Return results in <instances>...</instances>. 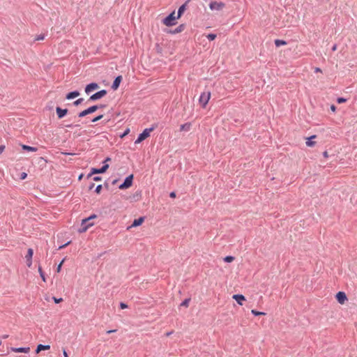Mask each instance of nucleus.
I'll list each match as a JSON object with an SVG mask.
<instances>
[{
	"mask_svg": "<svg viewBox=\"0 0 357 357\" xmlns=\"http://www.w3.org/2000/svg\"><path fill=\"white\" fill-rule=\"evenodd\" d=\"M179 19L178 17H176V15L175 11H173L168 16H167L165 19L162 20V24L165 25L166 26H172L176 24L177 22L176 20Z\"/></svg>",
	"mask_w": 357,
	"mask_h": 357,
	"instance_id": "nucleus-1",
	"label": "nucleus"
},
{
	"mask_svg": "<svg viewBox=\"0 0 357 357\" xmlns=\"http://www.w3.org/2000/svg\"><path fill=\"white\" fill-rule=\"evenodd\" d=\"M154 130V128H146L137 137L135 144H139L147 137L150 136L151 132Z\"/></svg>",
	"mask_w": 357,
	"mask_h": 357,
	"instance_id": "nucleus-2",
	"label": "nucleus"
},
{
	"mask_svg": "<svg viewBox=\"0 0 357 357\" xmlns=\"http://www.w3.org/2000/svg\"><path fill=\"white\" fill-rule=\"evenodd\" d=\"M96 218V215H92L90 217H89L88 218H85V219L82 220V227L79 230V232H85L90 227L93 226V223H88V222H89V220H91L93 218Z\"/></svg>",
	"mask_w": 357,
	"mask_h": 357,
	"instance_id": "nucleus-3",
	"label": "nucleus"
},
{
	"mask_svg": "<svg viewBox=\"0 0 357 357\" xmlns=\"http://www.w3.org/2000/svg\"><path fill=\"white\" fill-rule=\"evenodd\" d=\"M225 3L222 2L213 1L209 4V8L213 11H220L225 8Z\"/></svg>",
	"mask_w": 357,
	"mask_h": 357,
	"instance_id": "nucleus-4",
	"label": "nucleus"
},
{
	"mask_svg": "<svg viewBox=\"0 0 357 357\" xmlns=\"http://www.w3.org/2000/svg\"><path fill=\"white\" fill-rule=\"evenodd\" d=\"M132 178H133L132 175H130L129 176H128L125 179L124 182L121 185H120L119 188L120 189H126V188H130L132 183Z\"/></svg>",
	"mask_w": 357,
	"mask_h": 357,
	"instance_id": "nucleus-5",
	"label": "nucleus"
},
{
	"mask_svg": "<svg viewBox=\"0 0 357 357\" xmlns=\"http://www.w3.org/2000/svg\"><path fill=\"white\" fill-rule=\"evenodd\" d=\"M335 298L337 302L341 305L344 304V303L347 301L346 294L343 291H339L338 293H337V294L335 295Z\"/></svg>",
	"mask_w": 357,
	"mask_h": 357,
	"instance_id": "nucleus-6",
	"label": "nucleus"
},
{
	"mask_svg": "<svg viewBox=\"0 0 357 357\" xmlns=\"http://www.w3.org/2000/svg\"><path fill=\"white\" fill-rule=\"evenodd\" d=\"M106 94H107L106 90H101V91L93 94L90 97L89 100H98V99H100V98L104 97Z\"/></svg>",
	"mask_w": 357,
	"mask_h": 357,
	"instance_id": "nucleus-7",
	"label": "nucleus"
},
{
	"mask_svg": "<svg viewBox=\"0 0 357 357\" xmlns=\"http://www.w3.org/2000/svg\"><path fill=\"white\" fill-rule=\"evenodd\" d=\"M33 255V251L31 248H29L27 251V254L25 256L26 260V265L28 267H31L32 265V257Z\"/></svg>",
	"mask_w": 357,
	"mask_h": 357,
	"instance_id": "nucleus-8",
	"label": "nucleus"
},
{
	"mask_svg": "<svg viewBox=\"0 0 357 357\" xmlns=\"http://www.w3.org/2000/svg\"><path fill=\"white\" fill-rule=\"evenodd\" d=\"M108 167H109V165L107 164H106V165H103L100 169L93 168L91 169V172L90 175L94 174L104 173L107 171Z\"/></svg>",
	"mask_w": 357,
	"mask_h": 357,
	"instance_id": "nucleus-9",
	"label": "nucleus"
},
{
	"mask_svg": "<svg viewBox=\"0 0 357 357\" xmlns=\"http://www.w3.org/2000/svg\"><path fill=\"white\" fill-rule=\"evenodd\" d=\"M10 350L15 353H25L27 354L30 351L29 347H11Z\"/></svg>",
	"mask_w": 357,
	"mask_h": 357,
	"instance_id": "nucleus-10",
	"label": "nucleus"
},
{
	"mask_svg": "<svg viewBox=\"0 0 357 357\" xmlns=\"http://www.w3.org/2000/svg\"><path fill=\"white\" fill-rule=\"evenodd\" d=\"M56 114L58 116V118L59 119H61L63 118L65 115L67 114L68 113V109H62L59 107H57L56 108Z\"/></svg>",
	"mask_w": 357,
	"mask_h": 357,
	"instance_id": "nucleus-11",
	"label": "nucleus"
},
{
	"mask_svg": "<svg viewBox=\"0 0 357 357\" xmlns=\"http://www.w3.org/2000/svg\"><path fill=\"white\" fill-rule=\"evenodd\" d=\"M233 299H234L240 305H243V302L245 301V298L243 295L241 294H234L232 296Z\"/></svg>",
	"mask_w": 357,
	"mask_h": 357,
	"instance_id": "nucleus-12",
	"label": "nucleus"
},
{
	"mask_svg": "<svg viewBox=\"0 0 357 357\" xmlns=\"http://www.w3.org/2000/svg\"><path fill=\"white\" fill-rule=\"evenodd\" d=\"M98 88V85L96 83H91L88 84L85 88V92L86 93H91L92 91L96 90Z\"/></svg>",
	"mask_w": 357,
	"mask_h": 357,
	"instance_id": "nucleus-13",
	"label": "nucleus"
},
{
	"mask_svg": "<svg viewBox=\"0 0 357 357\" xmlns=\"http://www.w3.org/2000/svg\"><path fill=\"white\" fill-rule=\"evenodd\" d=\"M144 217H140L138 219H135L133 221V222L131 225V226L128 227V229H130L131 227H135L141 225L144 222Z\"/></svg>",
	"mask_w": 357,
	"mask_h": 357,
	"instance_id": "nucleus-14",
	"label": "nucleus"
},
{
	"mask_svg": "<svg viewBox=\"0 0 357 357\" xmlns=\"http://www.w3.org/2000/svg\"><path fill=\"white\" fill-rule=\"evenodd\" d=\"M121 80H122V77L121 75L116 77V79H114V81L112 84V88L113 90L115 91L119 87Z\"/></svg>",
	"mask_w": 357,
	"mask_h": 357,
	"instance_id": "nucleus-15",
	"label": "nucleus"
},
{
	"mask_svg": "<svg viewBox=\"0 0 357 357\" xmlns=\"http://www.w3.org/2000/svg\"><path fill=\"white\" fill-rule=\"evenodd\" d=\"M186 6H187V4L185 3L179 7L177 15H176V17L180 18L181 17V15L183 14V13L186 10Z\"/></svg>",
	"mask_w": 357,
	"mask_h": 357,
	"instance_id": "nucleus-16",
	"label": "nucleus"
},
{
	"mask_svg": "<svg viewBox=\"0 0 357 357\" xmlns=\"http://www.w3.org/2000/svg\"><path fill=\"white\" fill-rule=\"evenodd\" d=\"M50 349V345H43V344H38L37 347V349L36 350V353L38 354L40 351L43 350H48Z\"/></svg>",
	"mask_w": 357,
	"mask_h": 357,
	"instance_id": "nucleus-17",
	"label": "nucleus"
},
{
	"mask_svg": "<svg viewBox=\"0 0 357 357\" xmlns=\"http://www.w3.org/2000/svg\"><path fill=\"white\" fill-rule=\"evenodd\" d=\"M79 96V93L78 91H73V92L68 93L66 96V98L68 100H70V99L77 98Z\"/></svg>",
	"mask_w": 357,
	"mask_h": 357,
	"instance_id": "nucleus-18",
	"label": "nucleus"
},
{
	"mask_svg": "<svg viewBox=\"0 0 357 357\" xmlns=\"http://www.w3.org/2000/svg\"><path fill=\"white\" fill-rule=\"evenodd\" d=\"M314 138H316V135H312L310 137L307 138L306 145L309 147L314 146L315 145V142H313L311 139Z\"/></svg>",
	"mask_w": 357,
	"mask_h": 357,
	"instance_id": "nucleus-19",
	"label": "nucleus"
},
{
	"mask_svg": "<svg viewBox=\"0 0 357 357\" xmlns=\"http://www.w3.org/2000/svg\"><path fill=\"white\" fill-rule=\"evenodd\" d=\"M191 128V123H187L183 124L180 127V131H189Z\"/></svg>",
	"mask_w": 357,
	"mask_h": 357,
	"instance_id": "nucleus-20",
	"label": "nucleus"
},
{
	"mask_svg": "<svg viewBox=\"0 0 357 357\" xmlns=\"http://www.w3.org/2000/svg\"><path fill=\"white\" fill-rule=\"evenodd\" d=\"M22 149L27 151L36 152L37 151V148L33 147V146H29L27 145H22Z\"/></svg>",
	"mask_w": 357,
	"mask_h": 357,
	"instance_id": "nucleus-21",
	"label": "nucleus"
},
{
	"mask_svg": "<svg viewBox=\"0 0 357 357\" xmlns=\"http://www.w3.org/2000/svg\"><path fill=\"white\" fill-rule=\"evenodd\" d=\"M210 98H211V93L209 91L207 92V93L206 95L202 94V102L204 100L205 101L204 105H206L208 102Z\"/></svg>",
	"mask_w": 357,
	"mask_h": 357,
	"instance_id": "nucleus-22",
	"label": "nucleus"
},
{
	"mask_svg": "<svg viewBox=\"0 0 357 357\" xmlns=\"http://www.w3.org/2000/svg\"><path fill=\"white\" fill-rule=\"evenodd\" d=\"M275 44L277 47H280L281 45H284L287 44L286 41L284 40H275Z\"/></svg>",
	"mask_w": 357,
	"mask_h": 357,
	"instance_id": "nucleus-23",
	"label": "nucleus"
},
{
	"mask_svg": "<svg viewBox=\"0 0 357 357\" xmlns=\"http://www.w3.org/2000/svg\"><path fill=\"white\" fill-rule=\"evenodd\" d=\"M98 105H93V106H91L90 107H89L87 109H88V112H89V114H91L94 112H96L98 109Z\"/></svg>",
	"mask_w": 357,
	"mask_h": 357,
	"instance_id": "nucleus-24",
	"label": "nucleus"
},
{
	"mask_svg": "<svg viewBox=\"0 0 357 357\" xmlns=\"http://www.w3.org/2000/svg\"><path fill=\"white\" fill-rule=\"evenodd\" d=\"M38 272H39V273H40V277H41L42 280H43L44 282H46L45 276V275H44V273H43V270H42L41 266H38Z\"/></svg>",
	"mask_w": 357,
	"mask_h": 357,
	"instance_id": "nucleus-25",
	"label": "nucleus"
},
{
	"mask_svg": "<svg viewBox=\"0 0 357 357\" xmlns=\"http://www.w3.org/2000/svg\"><path fill=\"white\" fill-rule=\"evenodd\" d=\"M251 313L255 316H259V315H265L266 313L263 312H259V311H257L255 310H251Z\"/></svg>",
	"mask_w": 357,
	"mask_h": 357,
	"instance_id": "nucleus-26",
	"label": "nucleus"
},
{
	"mask_svg": "<svg viewBox=\"0 0 357 357\" xmlns=\"http://www.w3.org/2000/svg\"><path fill=\"white\" fill-rule=\"evenodd\" d=\"M206 38L210 40H213L216 38L217 36L215 33H210L206 36Z\"/></svg>",
	"mask_w": 357,
	"mask_h": 357,
	"instance_id": "nucleus-27",
	"label": "nucleus"
},
{
	"mask_svg": "<svg viewBox=\"0 0 357 357\" xmlns=\"http://www.w3.org/2000/svg\"><path fill=\"white\" fill-rule=\"evenodd\" d=\"M88 114H89L88 109H86L79 112L78 116H79V117H84Z\"/></svg>",
	"mask_w": 357,
	"mask_h": 357,
	"instance_id": "nucleus-28",
	"label": "nucleus"
},
{
	"mask_svg": "<svg viewBox=\"0 0 357 357\" xmlns=\"http://www.w3.org/2000/svg\"><path fill=\"white\" fill-rule=\"evenodd\" d=\"M234 259V257H231V256H227L224 258V261L227 263H230V262L233 261Z\"/></svg>",
	"mask_w": 357,
	"mask_h": 357,
	"instance_id": "nucleus-29",
	"label": "nucleus"
},
{
	"mask_svg": "<svg viewBox=\"0 0 357 357\" xmlns=\"http://www.w3.org/2000/svg\"><path fill=\"white\" fill-rule=\"evenodd\" d=\"M45 34H40V35L36 36L35 40H37V41L43 40L45 39Z\"/></svg>",
	"mask_w": 357,
	"mask_h": 357,
	"instance_id": "nucleus-30",
	"label": "nucleus"
},
{
	"mask_svg": "<svg viewBox=\"0 0 357 357\" xmlns=\"http://www.w3.org/2000/svg\"><path fill=\"white\" fill-rule=\"evenodd\" d=\"M189 302H190V299L188 298V299H185L184 300L181 304V306H185V307H188V305H189Z\"/></svg>",
	"mask_w": 357,
	"mask_h": 357,
	"instance_id": "nucleus-31",
	"label": "nucleus"
},
{
	"mask_svg": "<svg viewBox=\"0 0 357 357\" xmlns=\"http://www.w3.org/2000/svg\"><path fill=\"white\" fill-rule=\"evenodd\" d=\"M102 190V185H98L96 188V190H95V192L97 193V194H100V192Z\"/></svg>",
	"mask_w": 357,
	"mask_h": 357,
	"instance_id": "nucleus-32",
	"label": "nucleus"
},
{
	"mask_svg": "<svg viewBox=\"0 0 357 357\" xmlns=\"http://www.w3.org/2000/svg\"><path fill=\"white\" fill-rule=\"evenodd\" d=\"M183 29V25H180L178 28L176 29V30L174 31V33H179L182 31Z\"/></svg>",
	"mask_w": 357,
	"mask_h": 357,
	"instance_id": "nucleus-33",
	"label": "nucleus"
},
{
	"mask_svg": "<svg viewBox=\"0 0 357 357\" xmlns=\"http://www.w3.org/2000/svg\"><path fill=\"white\" fill-rule=\"evenodd\" d=\"M83 100H84L83 98H79L74 102V105H78L81 104L83 102Z\"/></svg>",
	"mask_w": 357,
	"mask_h": 357,
	"instance_id": "nucleus-34",
	"label": "nucleus"
},
{
	"mask_svg": "<svg viewBox=\"0 0 357 357\" xmlns=\"http://www.w3.org/2000/svg\"><path fill=\"white\" fill-rule=\"evenodd\" d=\"M347 101V100L344 98H338L337 99V102L340 104V103H343V102H345Z\"/></svg>",
	"mask_w": 357,
	"mask_h": 357,
	"instance_id": "nucleus-35",
	"label": "nucleus"
},
{
	"mask_svg": "<svg viewBox=\"0 0 357 357\" xmlns=\"http://www.w3.org/2000/svg\"><path fill=\"white\" fill-rule=\"evenodd\" d=\"M63 261H64V259H63V260L61 261V262L58 265V267H57V268H56V271H57L58 273H59V272L61 271V266H62V264H63Z\"/></svg>",
	"mask_w": 357,
	"mask_h": 357,
	"instance_id": "nucleus-36",
	"label": "nucleus"
},
{
	"mask_svg": "<svg viewBox=\"0 0 357 357\" xmlns=\"http://www.w3.org/2000/svg\"><path fill=\"white\" fill-rule=\"evenodd\" d=\"M53 300L56 303H59L63 301V298H57L56 297H53Z\"/></svg>",
	"mask_w": 357,
	"mask_h": 357,
	"instance_id": "nucleus-37",
	"label": "nucleus"
},
{
	"mask_svg": "<svg viewBox=\"0 0 357 357\" xmlns=\"http://www.w3.org/2000/svg\"><path fill=\"white\" fill-rule=\"evenodd\" d=\"M102 116H103L102 115H100V116H96V118H94L92 120V122H96V121L100 120L102 118Z\"/></svg>",
	"mask_w": 357,
	"mask_h": 357,
	"instance_id": "nucleus-38",
	"label": "nucleus"
},
{
	"mask_svg": "<svg viewBox=\"0 0 357 357\" xmlns=\"http://www.w3.org/2000/svg\"><path fill=\"white\" fill-rule=\"evenodd\" d=\"M120 307L121 309H126L128 307V305L123 303H121L120 304Z\"/></svg>",
	"mask_w": 357,
	"mask_h": 357,
	"instance_id": "nucleus-39",
	"label": "nucleus"
},
{
	"mask_svg": "<svg viewBox=\"0 0 357 357\" xmlns=\"http://www.w3.org/2000/svg\"><path fill=\"white\" fill-rule=\"evenodd\" d=\"M70 243V241L68 242L67 243H66L64 245L59 246V249L61 250V249L64 248L66 246H67L68 245H69Z\"/></svg>",
	"mask_w": 357,
	"mask_h": 357,
	"instance_id": "nucleus-40",
	"label": "nucleus"
},
{
	"mask_svg": "<svg viewBox=\"0 0 357 357\" xmlns=\"http://www.w3.org/2000/svg\"><path fill=\"white\" fill-rule=\"evenodd\" d=\"M26 176H27L26 173L23 172V173L21 174V179H22V180H23V179H25V178H26Z\"/></svg>",
	"mask_w": 357,
	"mask_h": 357,
	"instance_id": "nucleus-41",
	"label": "nucleus"
},
{
	"mask_svg": "<svg viewBox=\"0 0 357 357\" xmlns=\"http://www.w3.org/2000/svg\"><path fill=\"white\" fill-rule=\"evenodd\" d=\"M331 109L332 112H335L336 111V107L334 105L331 106Z\"/></svg>",
	"mask_w": 357,
	"mask_h": 357,
	"instance_id": "nucleus-42",
	"label": "nucleus"
},
{
	"mask_svg": "<svg viewBox=\"0 0 357 357\" xmlns=\"http://www.w3.org/2000/svg\"><path fill=\"white\" fill-rule=\"evenodd\" d=\"M170 197L174 198L176 197V193L174 192H172L169 195Z\"/></svg>",
	"mask_w": 357,
	"mask_h": 357,
	"instance_id": "nucleus-43",
	"label": "nucleus"
},
{
	"mask_svg": "<svg viewBox=\"0 0 357 357\" xmlns=\"http://www.w3.org/2000/svg\"><path fill=\"white\" fill-rule=\"evenodd\" d=\"M323 155L324 156V158H328V153L327 151H324V153H323Z\"/></svg>",
	"mask_w": 357,
	"mask_h": 357,
	"instance_id": "nucleus-44",
	"label": "nucleus"
},
{
	"mask_svg": "<svg viewBox=\"0 0 357 357\" xmlns=\"http://www.w3.org/2000/svg\"><path fill=\"white\" fill-rule=\"evenodd\" d=\"M93 180L96 181H98L101 180V178L99 177V176H96V177L93 178Z\"/></svg>",
	"mask_w": 357,
	"mask_h": 357,
	"instance_id": "nucleus-45",
	"label": "nucleus"
},
{
	"mask_svg": "<svg viewBox=\"0 0 357 357\" xmlns=\"http://www.w3.org/2000/svg\"><path fill=\"white\" fill-rule=\"evenodd\" d=\"M314 71L316 73H321V70L319 68H315Z\"/></svg>",
	"mask_w": 357,
	"mask_h": 357,
	"instance_id": "nucleus-46",
	"label": "nucleus"
},
{
	"mask_svg": "<svg viewBox=\"0 0 357 357\" xmlns=\"http://www.w3.org/2000/svg\"><path fill=\"white\" fill-rule=\"evenodd\" d=\"M4 146H0V154L3 151Z\"/></svg>",
	"mask_w": 357,
	"mask_h": 357,
	"instance_id": "nucleus-47",
	"label": "nucleus"
},
{
	"mask_svg": "<svg viewBox=\"0 0 357 357\" xmlns=\"http://www.w3.org/2000/svg\"><path fill=\"white\" fill-rule=\"evenodd\" d=\"M63 356L64 357H68V354L65 350H63Z\"/></svg>",
	"mask_w": 357,
	"mask_h": 357,
	"instance_id": "nucleus-48",
	"label": "nucleus"
},
{
	"mask_svg": "<svg viewBox=\"0 0 357 357\" xmlns=\"http://www.w3.org/2000/svg\"><path fill=\"white\" fill-rule=\"evenodd\" d=\"M66 127L70 128H73V125L72 124L66 125Z\"/></svg>",
	"mask_w": 357,
	"mask_h": 357,
	"instance_id": "nucleus-49",
	"label": "nucleus"
},
{
	"mask_svg": "<svg viewBox=\"0 0 357 357\" xmlns=\"http://www.w3.org/2000/svg\"><path fill=\"white\" fill-rule=\"evenodd\" d=\"M115 331H116L115 330H111V331H107V333H112L113 332H115Z\"/></svg>",
	"mask_w": 357,
	"mask_h": 357,
	"instance_id": "nucleus-50",
	"label": "nucleus"
},
{
	"mask_svg": "<svg viewBox=\"0 0 357 357\" xmlns=\"http://www.w3.org/2000/svg\"><path fill=\"white\" fill-rule=\"evenodd\" d=\"M110 160V158H107L105 160V162H107V161H109Z\"/></svg>",
	"mask_w": 357,
	"mask_h": 357,
	"instance_id": "nucleus-51",
	"label": "nucleus"
},
{
	"mask_svg": "<svg viewBox=\"0 0 357 357\" xmlns=\"http://www.w3.org/2000/svg\"><path fill=\"white\" fill-rule=\"evenodd\" d=\"M332 49L333 51L336 50V45H334Z\"/></svg>",
	"mask_w": 357,
	"mask_h": 357,
	"instance_id": "nucleus-52",
	"label": "nucleus"
},
{
	"mask_svg": "<svg viewBox=\"0 0 357 357\" xmlns=\"http://www.w3.org/2000/svg\"><path fill=\"white\" fill-rule=\"evenodd\" d=\"M93 187H94V183H92V184L91 185V186H90V188H90V189H91V188H93Z\"/></svg>",
	"mask_w": 357,
	"mask_h": 357,
	"instance_id": "nucleus-53",
	"label": "nucleus"
},
{
	"mask_svg": "<svg viewBox=\"0 0 357 357\" xmlns=\"http://www.w3.org/2000/svg\"><path fill=\"white\" fill-rule=\"evenodd\" d=\"M8 337V335H5L3 336V338H7Z\"/></svg>",
	"mask_w": 357,
	"mask_h": 357,
	"instance_id": "nucleus-54",
	"label": "nucleus"
},
{
	"mask_svg": "<svg viewBox=\"0 0 357 357\" xmlns=\"http://www.w3.org/2000/svg\"><path fill=\"white\" fill-rule=\"evenodd\" d=\"M1 344H2V342H1V340H0V345H1Z\"/></svg>",
	"mask_w": 357,
	"mask_h": 357,
	"instance_id": "nucleus-55",
	"label": "nucleus"
}]
</instances>
